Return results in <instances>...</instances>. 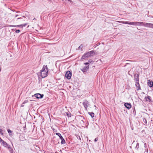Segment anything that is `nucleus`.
I'll return each mask as SVG.
<instances>
[{
	"instance_id": "c85d7f7f",
	"label": "nucleus",
	"mask_w": 153,
	"mask_h": 153,
	"mask_svg": "<svg viewBox=\"0 0 153 153\" xmlns=\"http://www.w3.org/2000/svg\"><path fill=\"white\" fill-rule=\"evenodd\" d=\"M52 130H53V132H55L57 131V130L54 128H52Z\"/></svg>"
},
{
	"instance_id": "f704fd0d",
	"label": "nucleus",
	"mask_w": 153,
	"mask_h": 153,
	"mask_svg": "<svg viewBox=\"0 0 153 153\" xmlns=\"http://www.w3.org/2000/svg\"><path fill=\"white\" fill-rule=\"evenodd\" d=\"M100 45V43H98L96 44V46H98Z\"/></svg>"
},
{
	"instance_id": "a211bd4d",
	"label": "nucleus",
	"mask_w": 153,
	"mask_h": 153,
	"mask_svg": "<svg viewBox=\"0 0 153 153\" xmlns=\"http://www.w3.org/2000/svg\"><path fill=\"white\" fill-rule=\"evenodd\" d=\"M87 58L86 56L85 53L84 54V55L82 56L81 59H85Z\"/></svg>"
},
{
	"instance_id": "393cba45",
	"label": "nucleus",
	"mask_w": 153,
	"mask_h": 153,
	"mask_svg": "<svg viewBox=\"0 0 153 153\" xmlns=\"http://www.w3.org/2000/svg\"><path fill=\"white\" fill-rule=\"evenodd\" d=\"M27 24H22L21 25H22V27H25L26 26V25H27Z\"/></svg>"
},
{
	"instance_id": "a19ab883",
	"label": "nucleus",
	"mask_w": 153,
	"mask_h": 153,
	"mask_svg": "<svg viewBox=\"0 0 153 153\" xmlns=\"http://www.w3.org/2000/svg\"><path fill=\"white\" fill-rule=\"evenodd\" d=\"M25 127H26V126H25V127H24V128H25Z\"/></svg>"
},
{
	"instance_id": "f257e3e1",
	"label": "nucleus",
	"mask_w": 153,
	"mask_h": 153,
	"mask_svg": "<svg viewBox=\"0 0 153 153\" xmlns=\"http://www.w3.org/2000/svg\"><path fill=\"white\" fill-rule=\"evenodd\" d=\"M48 72V68L47 65H44L40 72V75L42 78H45L47 76Z\"/></svg>"
},
{
	"instance_id": "72a5a7b5",
	"label": "nucleus",
	"mask_w": 153,
	"mask_h": 153,
	"mask_svg": "<svg viewBox=\"0 0 153 153\" xmlns=\"http://www.w3.org/2000/svg\"><path fill=\"white\" fill-rule=\"evenodd\" d=\"M24 104H23V103L21 105V107H23L24 106Z\"/></svg>"
},
{
	"instance_id": "4c0bfd02",
	"label": "nucleus",
	"mask_w": 153,
	"mask_h": 153,
	"mask_svg": "<svg viewBox=\"0 0 153 153\" xmlns=\"http://www.w3.org/2000/svg\"><path fill=\"white\" fill-rule=\"evenodd\" d=\"M68 1L70 2H72V1L71 0H68Z\"/></svg>"
},
{
	"instance_id": "473e14b6",
	"label": "nucleus",
	"mask_w": 153,
	"mask_h": 153,
	"mask_svg": "<svg viewBox=\"0 0 153 153\" xmlns=\"http://www.w3.org/2000/svg\"><path fill=\"white\" fill-rule=\"evenodd\" d=\"M98 140V138H95V139H94V141L95 142H96L97 141V140Z\"/></svg>"
},
{
	"instance_id": "2f4dec72",
	"label": "nucleus",
	"mask_w": 153,
	"mask_h": 153,
	"mask_svg": "<svg viewBox=\"0 0 153 153\" xmlns=\"http://www.w3.org/2000/svg\"><path fill=\"white\" fill-rule=\"evenodd\" d=\"M142 132L143 133H145V131L144 130H143L142 131Z\"/></svg>"
},
{
	"instance_id": "f8f14e48",
	"label": "nucleus",
	"mask_w": 153,
	"mask_h": 153,
	"mask_svg": "<svg viewBox=\"0 0 153 153\" xmlns=\"http://www.w3.org/2000/svg\"><path fill=\"white\" fill-rule=\"evenodd\" d=\"M88 52H89L90 56H93L94 55L97 54V53H96L94 51H91Z\"/></svg>"
},
{
	"instance_id": "20e7f679",
	"label": "nucleus",
	"mask_w": 153,
	"mask_h": 153,
	"mask_svg": "<svg viewBox=\"0 0 153 153\" xmlns=\"http://www.w3.org/2000/svg\"><path fill=\"white\" fill-rule=\"evenodd\" d=\"M71 72L69 71H68L66 72L65 74V76L67 79H70L71 78Z\"/></svg>"
},
{
	"instance_id": "7c9ffc66",
	"label": "nucleus",
	"mask_w": 153,
	"mask_h": 153,
	"mask_svg": "<svg viewBox=\"0 0 153 153\" xmlns=\"http://www.w3.org/2000/svg\"><path fill=\"white\" fill-rule=\"evenodd\" d=\"M88 64H89V63L88 62H87L84 63V64H85V65H88Z\"/></svg>"
},
{
	"instance_id": "ea45409f",
	"label": "nucleus",
	"mask_w": 153,
	"mask_h": 153,
	"mask_svg": "<svg viewBox=\"0 0 153 153\" xmlns=\"http://www.w3.org/2000/svg\"><path fill=\"white\" fill-rule=\"evenodd\" d=\"M1 68H0V72L1 71Z\"/></svg>"
},
{
	"instance_id": "79ce46f5",
	"label": "nucleus",
	"mask_w": 153,
	"mask_h": 153,
	"mask_svg": "<svg viewBox=\"0 0 153 153\" xmlns=\"http://www.w3.org/2000/svg\"><path fill=\"white\" fill-rule=\"evenodd\" d=\"M25 127H26V126H25V127H24V128H25Z\"/></svg>"
},
{
	"instance_id": "4be33fe9",
	"label": "nucleus",
	"mask_w": 153,
	"mask_h": 153,
	"mask_svg": "<svg viewBox=\"0 0 153 153\" xmlns=\"http://www.w3.org/2000/svg\"><path fill=\"white\" fill-rule=\"evenodd\" d=\"M60 139L61 140V143H65V140H64V139L63 138V139Z\"/></svg>"
},
{
	"instance_id": "412c9836",
	"label": "nucleus",
	"mask_w": 153,
	"mask_h": 153,
	"mask_svg": "<svg viewBox=\"0 0 153 153\" xmlns=\"http://www.w3.org/2000/svg\"><path fill=\"white\" fill-rule=\"evenodd\" d=\"M83 46L82 45H81L79 47H78V49L79 50H81L83 48Z\"/></svg>"
},
{
	"instance_id": "a878e982",
	"label": "nucleus",
	"mask_w": 153,
	"mask_h": 153,
	"mask_svg": "<svg viewBox=\"0 0 153 153\" xmlns=\"http://www.w3.org/2000/svg\"><path fill=\"white\" fill-rule=\"evenodd\" d=\"M28 102V101L27 100H25L24 101V102H23V104H25L26 103H27Z\"/></svg>"
},
{
	"instance_id": "2eb2a0df",
	"label": "nucleus",
	"mask_w": 153,
	"mask_h": 153,
	"mask_svg": "<svg viewBox=\"0 0 153 153\" xmlns=\"http://www.w3.org/2000/svg\"><path fill=\"white\" fill-rule=\"evenodd\" d=\"M56 135H58L60 139H63V137L61 135V134L60 133H56Z\"/></svg>"
},
{
	"instance_id": "aec40b11",
	"label": "nucleus",
	"mask_w": 153,
	"mask_h": 153,
	"mask_svg": "<svg viewBox=\"0 0 153 153\" xmlns=\"http://www.w3.org/2000/svg\"><path fill=\"white\" fill-rule=\"evenodd\" d=\"M0 142L1 143L2 142V143H7L5 142L3 140H2L0 137Z\"/></svg>"
},
{
	"instance_id": "0eeeda50",
	"label": "nucleus",
	"mask_w": 153,
	"mask_h": 153,
	"mask_svg": "<svg viewBox=\"0 0 153 153\" xmlns=\"http://www.w3.org/2000/svg\"><path fill=\"white\" fill-rule=\"evenodd\" d=\"M134 79L136 82H139V75L137 74H134Z\"/></svg>"
},
{
	"instance_id": "b1692460",
	"label": "nucleus",
	"mask_w": 153,
	"mask_h": 153,
	"mask_svg": "<svg viewBox=\"0 0 153 153\" xmlns=\"http://www.w3.org/2000/svg\"><path fill=\"white\" fill-rule=\"evenodd\" d=\"M71 114L70 113H67V115L68 117H71Z\"/></svg>"
},
{
	"instance_id": "9b49d317",
	"label": "nucleus",
	"mask_w": 153,
	"mask_h": 153,
	"mask_svg": "<svg viewBox=\"0 0 153 153\" xmlns=\"http://www.w3.org/2000/svg\"><path fill=\"white\" fill-rule=\"evenodd\" d=\"M135 85L137 87V90H139L140 89V85L139 84V82H136Z\"/></svg>"
},
{
	"instance_id": "6ab92c4d",
	"label": "nucleus",
	"mask_w": 153,
	"mask_h": 153,
	"mask_svg": "<svg viewBox=\"0 0 153 153\" xmlns=\"http://www.w3.org/2000/svg\"><path fill=\"white\" fill-rule=\"evenodd\" d=\"M85 54L86 55L87 58L88 57L90 56H91L88 52L86 53H85Z\"/></svg>"
},
{
	"instance_id": "4468645a",
	"label": "nucleus",
	"mask_w": 153,
	"mask_h": 153,
	"mask_svg": "<svg viewBox=\"0 0 153 153\" xmlns=\"http://www.w3.org/2000/svg\"><path fill=\"white\" fill-rule=\"evenodd\" d=\"M7 131L8 133H9V135L10 136H12V135H13L12 131L11 130L9 129H7Z\"/></svg>"
},
{
	"instance_id": "6e6552de",
	"label": "nucleus",
	"mask_w": 153,
	"mask_h": 153,
	"mask_svg": "<svg viewBox=\"0 0 153 153\" xmlns=\"http://www.w3.org/2000/svg\"><path fill=\"white\" fill-rule=\"evenodd\" d=\"M125 106L128 109H130L131 107V105L130 103H126L124 104Z\"/></svg>"
},
{
	"instance_id": "c756f323",
	"label": "nucleus",
	"mask_w": 153,
	"mask_h": 153,
	"mask_svg": "<svg viewBox=\"0 0 153 153\" xmlns=\"http://www.w3.org/2000/svg\"><path fill=\"white\" fill-rule=\"evenodd\" d=\"M2 130L0 129V133H1L2 135H3V133L2 132Z\"/></svg>"
},
{
	"instance_id": "dca6fc26",
	"label": "nucleus",
	"mask_w": 153,
	"mask_h": 153,
	"mask_svg": "<svg viewBox=\"0 0 153 153\" xmlns=\"http://www.w3.org/2000/svg\"><path fill=\"white\" fill-rule=\"evenodd\" d=\"M88 114L92 117H93L94 116V114L93 112H88Z\"/></svg>"
},
{
	"instance_id": "ddd939ff",
	"label": "nucleus",
	"mask_w": 153,
	"mask_h": 153,
	"mask_svg": "<svg viewBox=\"0 0 153 153\" xmlns=\"http://www.w3.org/2000/svg\"><path fill=\"white\" fill-rule=\"evenodd\" d=\"M145 99L146 101H149V102H151V97L149 96L145 97Z\"/></svg>"
},
{
	"instance_id": "58836bf2",
	"label": "nucleus",
	"mask_w": 153,
	"mask_h": 153,
	"mask_svg": "<svg viewBox=\"0 0 153 153\" xmlns=\"http://www.w3.org/2000/svg\"><path fill=\"white\" fill-rule=\"evenodd\" d=\"M22 19V18L21 17L18 18L17 19Z\"/></svg>"
},
{
	"instance_id": "cd10ccee",
	"label": "nucleus",
	"mask_w": 153,
	"mask_h": 153,
	"mask_svg": "<svg viewBox=\"0 0 153 153\" xmlns=\"http://www.w3.org/2000/svg\"><path fill=\"white\" fill-rule=\"evenodd\" d=\"M20 30H16V33H19L20 32Z\"/></svg>"
},
{
	"instance_id": "f03ea898",
	"label": "nucleus",
	"mask_w": 153,
	"mask_h": 153,
	"mask_svg": "<svg viewBox=\"0 0 153 153\" xmlns=\"http://www.w3.org/2000/svg\"><path fill=\"white\" fill-rule=\"evenodd\" d=\"M142 22H130L127 21H123L122 22V23L126 24L132 25L134 26H139L142 25Z\"/></svg>"
},
{
	"instance_id": "423d86ee",
	"label": "nucleus",
	"mask_w": 153,
	"mask_h": 153,
	"mask_svg": "<svg viewBox=\"0 0 153 153\" xmlns=\"http://www.w3.org/2000/svg\"><path fill=\"white\" fill-rule=\"evenodd\" d=\"M44 96L43 94H41L39 93L36 94L34 95V96L37 99L42 98Z\"/></svg>"
},
{
	"instance_id": "e433bc0d",
	"label": "nucleus",
	"mask_w": 153,
	"mask_h": 153,
	"mask_svg": "<svg viewBox=\"0 0 153 153\" xmlns=\"http://www.w3.org/2000/svg\"><path fill=\"white\" fill-rule=\"evenodd\" d=\"M139 146V144H137L136 147L137 148Z\"/></svg>"
},
{
	"instance_id": "9d476101",
	"label": "nucleus",
	"mask_w": 153,
	"mask_h": 153,
	"mask_svg": "<svg viewBox=\"0 0 153 153\" xmlns=\"http://www.w3.org/2000/svg\"><path fill=\"white\" fill-rule=\"evenodd\" d=\"M147 83L148 85L150 87H152L153 86V82L150 80H148Z\"/></svg>"
},
{
	"instance_id": "7ed1b4c3",
	"label": "nucleus",
	"mask_w": 153,
	"mask_h": 153,
	"mask_svg": "<svg viewBox=\"0 0 153 153\" xmlns=\"http://www.w3.org/2000/svg\"><path fill=\"white\" fill-rule=\"evenodd\" d=\"M142 23V25L143 26L152 28H153V24L143 22Z\"/></svg>"
},
{
	"instance_id": "39448f33",
	"label": "nucleus",
	"mask_w": 153,
	"mask_h": 153,
	"mask_svg": "<svg viewBox=\"0 0 153 153\" xmlns=\"http://www.w3.org/2000/svg\"><path fill=\"white\" fill-rule=\"evenodd\" d=\"M82 104L86 110L87 109L88 107L90 105L89 102L86 100H84Z\"/></svg>"
},
{
	"instance_id": "bb28decb",
	"label": "nucleus",
	"mask_w": 153,
	"mask_h": 153,
	"mask_svg": "<svg viewBox=\"0 0 153 153\" xmlns=\"http://www.w3.org/2000/svg\"><path fill=\"white\" fill-rule=\"evenodd\" d=\"M92 62H93V61L92 59H89L88 61L89 64L90 63H91Z\"/></svg>"
},
{
	"instance_id": "5701e85b",
	"label": "nucleus",
	"mask_w": 153,
	"mask_h": 153,
	"mask_svg": "<svg viewBox=\"0 0 153 153\" xmlns=\"http://www.w3.org/2000/svg\"><path fill=\"white\" fill-rule=\"evenodd\" d=\"M143 122L144 123H145V124L147 123V121H146V119L144 118L143 120Z\"/></svg>"
},
{
	"instance_id": "c9c22d12",
	"label": "nucleus",
	"mask_w": 153,
	"mask_h": 153,
	"mask_svg": "<svg viewBox=\"0 0 153 153\" xmlns=\"http://www.w3.org/2000/svg\"><path fill=\"white\" fill-rule=\"evenodd\" d=\"M19 16V15H16L15 16V18H16V17H17Z\"/></svg>"
},
{
	"instance_id": "f3484780",
	"label": "nucleus",
	"mask_w": 153,
	"mask_h": 153,
	"mask_svg": "<svg viewBox=\"0 0 153 153\" xmlns=\"http://www.w3.org/2000/svg\"><path fill=\"white\" fill-rule=\"evenodd\" d=\"M22 25H11L10 26V27H22Z\"/></svg>"
},
{
	"instance_id": "1a4fd4ad",
	"label": "nucleus",
	"mask_w": 153,
	"mask_h": 153,
	"mask_svg": "<svg viewBox=\"0 0 153 153\" xmlns=\"http://www.w3.org/2000/svg\"><path fill=\"white\" fill-rule=\"evenodd\" d=\"M89 69V66H85L82 69H81V71H82L83 72H85L87 71Z\"/></svg>"
}]
</instances>
